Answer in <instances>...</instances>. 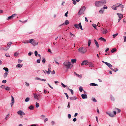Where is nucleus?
<instances>
[{"label": "nucleus", "instance_id": "nucleus-1", "mask_svg": "<svg viewBox=\"0 0 126 126\" xmlns=\"http://www.w3.org/2000/svg\"><path fill=\"white\" fill-rule=\"evenodd\" d=\"M64 65L67 69H69L70 68L71 63L67 60L66 61L63 63Z\"/></svg>", "mask_w": 126, "mask_h": 126}, {"label": "nucleus", "instance_id": "nucleus-2", "mask_svg": "<svg viewBox=\"0 0 126 126\" xmlns=\"http://www.w3.org/2000/svg\"><path fill=\"white\" fill-rule=\"evenodd\" d=\"M29 43H31L34 46H35L38 44V43L36 42L33 39H31L29 40Z\"/></svg>", "mask_w": 126, "mask_h": 126}, {"label": "nucleus", "instance_id": "nucleus-3", "mask_svg": "<svg viewBox=\"0 0 126 126\" xmlns=\"http://www.w3.org/2000/svg\"><path fill=\"white\" fill-rule=\"evenodd\" d=\"M86 9V7L85 6L82 7L78 13V14L79 15H81L84 13V12Z\"/></svg>", "mask_w": 126, "mask_h": 126}, {"label": "nucleus", "instance_id": "nucleus-4", "mask_svg": "<svg viewBox=\"0 0 126 126\" xmlns=\"http://www.w3.org/2000/svg\"><path fill=\"white\" fill-rule=\"evenodd\" d=\"M79 52L82 54L85 53L87 51V50L86 48L83 47H80L79 49Z\"/></svg>", "mask_w": 126, "mask_h": 126}, {"label": "nucleus", "instance_id": "nucleus-5", "mask_svg": "<svg viewBox=\"0 0 126 126\" xmlns=\"http://www.w3.org/2000/svg\"><path fill=\"white\" fill-rule=\"evenodd\" d=\"M74 26L76 28H77L78 29L80 28L81 30H83L81 25V23L80 22L79 23L78 25L77 24H75Z\"/></svg>", "mask_w": 126, "mask_h": 126}, {"label": "nucleus", "instance_id": "nucleus-6", "mask_svg": "<svg viewBox=\"0 0 126 126\" xmlns=\"http://www.w3.org/2000/svg\"><path fill=\"white\" fill-rule=\"evenodd\" d=\"M34 98L37 100L40 99L41 97V96L40 94H34Z\"/></svg>", "mask_w": 126, "mask_h": 126}, {"label": "nucleus", "instance_id": "nucleus-7", "mask_svg": "<svg viewBox=\"0 0 126 126\" xmlns=\"http://www.w3.org/2000/svg\"><path fill=\"white\" fill-rule=\"evenodd\" d=\"M12 99L11 102V108L13 107V106L14 103V99L13 96H11Z\"/></svg>", "mask_w": 126, "mask_h": 126}, {"label": "nucleus", "instance_id": "nucleus-8", "mask_svg": "<svg viewBox=\"0 0 126 126\" xmlns=\"http://www.w3.org/2000/svg\"><path fill=\"white\" fill-rule=\"evenodd\" d=\"M95 4L96 6L100 7L102 6L100 1L95 2Z\"/></svg>", "mask_w": 126, "mask_h": 126}, {"label": "nucleus", "instance_id": "nucleus-9", "mask_svg": "<svg viewBox=\"0 0 126 126\" xmlns=\"http://www.w3.org/2000/svg\"><path fill=\"white\" fill-rule=\"evenodd\" d=\"M101 31H102V33L104 34H106L108 31L107 29H104V28L102 29Z\"/></svg>", "mask_w": 126, "mask_h": 126}, {"label": "nucleus", "instance_id": "nucleus-10", "mask_svg": "<svg viewBox=\"0 0 126 126\" xmlns=\"http://www.w3.org/2000/svg\"><path fill=\"white\" fill-rule=\"evenodd\" d=\"M88 63L87 60H84L83 61L81 64V65H83L86 64Z\"/></svg>", "mask_w": 126, "mask_h": 126}, {"label": "nucleus", "instance_id": "nucleus-11", "mask_svg": "<svg viewBox=\"0 0 126 126\" xmlns=\"http://www.w3.org/2000/svg\"><path fill=\"white\" fill-rule=\"evenodd\" d=\"M17 113L18 114L20 115H25L24 113L21 110H19L18 111Z\"/></svg>", "mask_w": 126, "mask_h": 126}, {"label": "nucleus", "instance_id": "nucleus-12", "mask_svg": "<svg viewBox=\"0 0 126 126\" xmlns=\"http://www.w3.org/2000/svg\"><path fill=\"white\" fill-rule=\"evenodd\" d=\"M101 5L102 6L103 5L105 4L106 3V1L105 0H103L101 1H100Z\"/></svg>", "mask_w": 126, "mask_h": 126}, {"label": "nucleus", "instance_id": "nucleus-13", "mask_svg": "<svg viewBox=\"0 0 126 126\" xmlns=\"http://www.w3.org/2000/svg\"><path fill=\"white\" fill-rule=\"evenodd\" d=\"M106 113L111 117H113L114 116V115L110 112H107Z\"/></svg>", "mask_w": 126, "mask_h": 126}, {"label": "nucleus", "instance_id": "nucleus-14", "mask_svg": "<svg viewBox=\"0 0 126 126\" xmlns=\"http://www.w3.org/2000/svg\"><path fill=\"white\" fill-rule=\"evenodd\" d=\"M117 14V15L118 17L119 18L121 19L123 17V15L122 14L118 13Z\"/></svg>", "mask_w": 126, "mask_h": 126}, {"label": "nucleus", "instance_id": "nucleus-15", "mask_svg": "<svg viewBox=\"0 0 126 126\" xmlns=\"http://www.w3.org/2000/svg\"><path fill=\"white\" fill-rule=\"evenodd\" d=\"M81 96L82 98L83 99H86L87 98V96L86 94H82Z\"/></svg>", "mask_w": 126, "mask_h": 126}, {"label": "nucleus", "instance_id": "nucleus-16", "mask_svg": "<svg viewBox=\"0 0 126 126\" xmlns=\"http://www.w3.org/2000/svg\"><path fill=\"white\" fill-rule=\"evenodd\" d=\"M106 64L107 65L108 67L110 69H112V68H111V67H112V66L111 65L110 63H106Z\"/></svg>", "mask_w": 126, "mask_h": 126}, {"label": "nucleus", "instance_id": "nucleus-17", "mask_svg": "<svg viewBox=\"0 0 126 126\" xmlns=\"http://www.w3.org/2000/svg\"><path fill=\"white\" fill-rule=\"evenodd\" d=\"M16 14H13L11 16H9L8 17V18L7 19V20L9 19H11L12 18L14 17V16H15L16 15Z\"/></svg>", "mask_w": 126, "mask_h": 126}, {"label": "nucleus", "instance_id": "nucleus-18", "mask_svg": "<svg viewBox=\"0 0 126 126\" xmlns=\"http://www.w3.org/2000/svg\"><path fill=\"white\" fill-rule=\"evenodd\" d=\"M94 41L96 45V47H97L98 48L99 47V45L98 44V42L95 39H94Z\"/></svg>", "mask_w": 126, "mask_h": 126}, {"label": "nucleus", "instance_id": "nucleus-19", "mask_svg": "<svg viewBox=\"0 0 126 126\" xmlns=\"http://www.w3.org/2000/svg\"><path fill=\"white\" fill-rule=\"evenodd\" d=\"M69 98L71 100H76L77 99V98L75 96L70 97Z\"/></svg>", "mask_w": 126, "mask_h": 126}, {"label": "nucleus", "instance_id": "nucleus-20", "mask_svg": "<svg viewBox=\"0 0 126 126\" xmlns=\"http://www.w3.org/2000/svg\"><path fill=\"white\" fill-rule=\"evenodd\" d=\"M99 40L102 41H103L104 42L106 41V40L103 37H100L99 39Z\"/></svg>", "mask_w": 126, "mask_h": 126}, {"label": "nucleus", "instance_id": "nucleus-21", "mask_svg": "<svg viewBox=\"0 0 126 126\" xmlns=\"http://www.w3.org/2000/svg\"><path fill=\"white\" fill-rule=\"evenodd\" d=\"M88 65L90 67H93L94 66V64L91 63H88Z\"/></svg>", "mask_w": 126, "mask_h": 126}, {"label": "nucleus", "instance_id": "nucleus-22", "mask_svg": "<svg viewBox=\"0 0 126 126\" xmlns=\"http://www.w3.org/2000/svg\"><path fill=\"white\" fill-rule=\"evenodd\" d=\"M77 61V60L76 59H72L71 60V62L72 63H76Z\"/></svg>", "mask_w": 126, "mask_h": 126}, {"label": "nucleus", "instance_id": "nucleus-23", "mask_svg": "<svg viewBox=\"0 0 126 126\" xmlns=\"http://www.w3.org/2000/svg\"><path fill=\"white\" fill-rule=\"evenodd\" d=\"M90 86H98V85L97 84H95L94 83H91L90 84Z\"/></svg>", "mask_w": 126, "mask_h": 126}, {"label": "nucleus", "instance_id": "nucleus-24", "mask_svg": "<svg viewBox=\"0 0 126 126\" xmlns=\"http://www.w3.org/2000/svg\"><path fill=\"white\" fill-rule=\"evenodd\" d=\"M104 11V9L103 8L101 9V10L99 11V12L101 14H103Z\"/></svg>", "mask_w": 126, "mask_h": 126}, {"label": "nucleus", "instance_id": "nucleus-25", "mask_svg": "<svg viewBox=\"0 0 126 126\" xmlns=\"http://www.w3.org/2000/svg\"><path fill=\"white\" fill-rule=\"evenodd\" d=\"M22 64H18L16 65V67L18 68H21L22 67Z\"/></svg>", "mask_w": 126, "mask_h": 126}, {"label": "nucleus", "instance_id": "nucleus-26", "mask_svg": "<svg viewBox=\"0 0 126 126\" xmlns=\"http://www.w3.org/2000/svg\"><path fill=\"white\" fill-rule=\"evenodd\" d=\"M8 72H6L4 73L3 74V77L4 78L6 77L8 75Z\"/></svg>", "mask_w": 126, "mask_h": 126}, {"label": "nucleus", "instance_id": "nucleus-27", "mask_svg": "<svg viewBox=\"0 0 126 126\" xmlns=\"http://www.w3.org/2000/svg\"><path fill=\"white\" fill-rule=\"evenodd\" d=\"M111 8L112 9L115 10H117V7L115 5L112 6L111 7Z\"/></svg>", "mask_w": 126, "mask_h": 126}, {"label": "nucleus", "instance_id": "nucleus-28", "mask_svg": "<svg viewBox=\"0 0 126 126\" xmlns=\"http://www.w3.org/2000/svg\"><path fill=\"white\" fill-rule=\"evenodd\" d=\"M22 42L24 44H27L29 43V40H27L25 41H23Z\"/></svg>", "mask_w": 126, "mask_h": 126}, {"label": "nucleus", "instance_id": "nucleus-29", "mask_svg": "<svg viewBox=\"0 0 126 126\" xmlns=\"http://www.w3.org/2000/svg\"><path fill=\"white\" fill-rule=\"evenodd\" d=\"M5 89L6 90L9 91L11 89H10V87L6 86L5 88Z\"/></svg>", "mask_w": 126, "mask_h": 126}, {"label": "nucleus", "instance_id": "nucleus-30", "mask_svg": "<svg viewBox=\"0 0 126 126\" xmlns=\"http://www.w3.org/2000/svg\"><path fill=\"white\" fill-rule=\"evenodd\" d=\"M69 23V21L68 20H66L65 21L64 24H65V25H66L68 24Z\"/></svg>", "mask_w": 126, "mask_h": 126}, {"label": "nucleus", "instance_id": "nucleus-31", "mask_svg": "<svg viewBox=\"0 0 126 126\" xmlns=\"http://www.w3.org/2000/svg\"><path fill=\"white\" fill-rule=\"evenodd\" d=\"M2 49L4 50H8V48H7V47H2Z\"/></svg>", "mask_w": 126, "mask_h": 126}, {"label": "nucleus", "instance_id": "nucleus-32", "mask_svg": "<svg viewBox=\"0 0 126 126\" xmlns=\"http://www.w3.org/2000/svg\"><path fill=\"white\" fill-rule=\"evenodd\" d=\"M3 69L5 70L7 72H8L9 70L8 68L7 67H4L3 68Z\"/></svg>", "mask_w": 126, "mask_h": 126}, {"label": "nucleus", "instance_id": "nucleus-33", "mask_svg": "<svg viewBox=\"0 0 126 126\" xmlns=\"http://www.w3.org/2000/svg\"><path fill=\"white\" fill-rule=\"evenodd\" d=\"M91 40L89 39L88 41V47H89L91 43Z\"/></svg>", "mask_w": 126, "mask_h": 126}, {"label": "nucleus", "instance_id": "nucleus-34", "mask_svg": "<svg viewBox=\"0 0 126 126\" xmlns=\"http://www.w3.org/2000/svg\"><path fill=\"white\" fill-rule=\"evenodd\" d=\"M30 100V98L29 97H27L26 98L25 100V102H28Z\"/></svg>", "mask_w": 126, "mask_h": 126}, {"label": "nucleus", "instance_id": "nucleus-35", "mask_svg": "<svg viewBox=\"0 0 126 126\" xmlns=\"http://www.w3.org/2000/svg\"><path fill=\"white\" fill-rule=\"evenodd\" d=\"M92 25L95 28V29L97 30V29L96 28V25L93 24H92Z\"/></svg>", "mask_w": 126, "mask_h": 126}, {"label": "nucleus", "instance_id": "nucleus-36", "mask_svg": "<svg viewBox=\"0 0 126 126\" xmlns=\"http://www.w3.org/2000/svg\"><path fill=\"white\" fill-rule=\"evenodd\" d=\"M79 89L80 91L81 92H82L83 90V88L82 87L80 86L79 88Z\"/></svg>", "mask_w": 126, "mask_h": 126}, {"label": "nucleus", "instance_id": "nucleus-37", "mask_svg": "<svg viewBox=\"0 0 126 126\" xmlns=\"http://www.w3.org/2000/svg\"><path fill=\"white\" fill-rule=\"evenodd\" d=\"M29 108L30 110H32L34 109V108L33 106L31 105L29 107Z\"/></svg>", "mask_w": 126, "mask_h": 126}, {"label": "nucleus", "instance_id": "nucleus-38", "mask_svg": "<svg viewBox=\"0 0 126 126\" xmlns=\"http://www.w3.org/2000/svg\"><path fill=\"white\" fill-rule=\"evenodd\" d=\"M35 105L36 107L37 108H38L39 106V104L38 102H36Z\"/></svg>", "mask_w": 126, "mask_h": 126}, {"label": "nucleus", "instance_id": "nucleus-39", "mask_svg": "<svg viewBox=\"0 0 126 126\" xmlns=\"http://www.w3.org/2000/svg\"><path fill=\"white\" fill-rule=\"evenodd\" d=\"M116 50V49L115 48H113L111 51V52L113 53Z\"/></svg>", "mask_w": 126, "mask_h": 126}, {"label": "nucleus", "instance_id": "nucleus-40", "mask_svg": "<svg viewBox=\"0 0 126 126\" xmlns=\"http://www.w3.org/2000/svg\"><path fill=\"white\" fill-rule=\"evenodd\" d=\"M42 63L44 64L45 63V62H46V60L44 58H42Z\"/></svg>", "mask_w": 126, "mask_h": 126}, {"label": "nucleus", "instance_id": "nucleus-41", "mask_svg": "<svg viewBox=\"0 0 126 126\" xmlns=\"http://www.w3.org/2000/svg\"><path fill=\"white\" fill-rule=\"evenodd\" d=\"M111 70H112L114 71L115 72H116L118 70V69L117 68H115L114 69H113L112 68L111 69Z\"/></svg>", "mask_w": 126, "mask_h": 126}, {"label": "nucleus", "instance_id": "nucleus-42", "mask_svg": "<svg viewBox=\"0 0 126 126\" xmlns=\"http://www.w3.org/2000/svg\"><path fill=\"white\" fill-rule=\"evenodd\" d=\"M121 4H120L119 3H117L115 5L117 7H118L119 6H120L121 5Z\"/></svg>", "mask_w": 126, "mask_h": 126}, {"label": "nucleus", "instance_id": "nucleus-43", "mask_svg": "<svg viewBox=\"0 0 126 126\" xmlns=\"http://www.w3.org/2000/svg\"><path fill=\"white\" fill-rule=\"evenodd\" d=\"M118 34L117 33H116V34H114L113 35V37L114 38L116 36L118 35Z\"/></svg>", "mask_w": 126, "mask_h": 126}, {"label": "nucleus", "instance_id": "nucleus-44", "mask_svg": "<svg viewBox=\"0 0 126 126\" xmlns=\"http://www.w3.org/2000/svg\"><path fill=\"white\" fill-rule=\"evenodd\" d=\"M68 89L71 92V94H73V90L72 89H69V88H68Z\"/></svg>", "mask_w": 126, "mask_h": 126}, {"label": "nucleus", "instance_id": "nucleus-45", "mask_svg": "<svg viewBox=\"0 0 126 126\" xmlns=\"http://www.w3.org/2000/svg\"><path fill=\"white\" fill-rule=\"evenodd\" d=\"M74 74H75L76 76H77L78 77H80V78H81L82 77V76H81L80 75H79V74H76V72H74Z\"/></svg>", "mask_w": 126, "mask_h": 126}, {"label": "nucleus", "instance_id": "nucleus-46", "mask_svg": "<svg viewBox=\"0 0 126 126\" xmlns=\"http://www.w3.org/2000/svg\"><path fill=\"white\" fill-rule=\"evenodd\" d=\"M6 86H4V85H1L0 86V87L1 88L5 89Z\"/></svg>", "mask_w": 126, "mask_h": 126}, {"label": "nucleus", "instance_id": "nucleus-47", "mask_svg": "<svg viewBox=\"0 0 126 126\" xmlns=\"http://www.w3.org/2000/svg\"><path fill=\"white\" fill-rule=\"evenodd\" d=\"M35 55L37 56L38 55V52L36 51H35L34 52Z\"/></svg>", "mask_w": 126, "mask_h": 126}, {"label": "nucleus", "instance_id": "nucleus-48", "mask_svg": "<svg viewBox=\"0 0 126 126\" xmlns=\"http://www.w3.org/2000/svg\"><path fill=\"white\" fill-rule=\"evenodd\" d=\"M92 100L93 102H96L97 101L95 99V98H92Z\"/></svg>", "mask_w": 126, "mask_h": 126}, {"label": "nucleus", "instance_id": "nucleus-49", "mask_svg": "<svg viewBox=\"0 0 126 126\" xmlns=\"http://www.w3.org/2000/svg\"><path fill=\"white\" fill-rule=\"evenodd\" d=\"M61 84L63 88H65L66 86V85H65L64 84H63L62 83H61Z\"/></svg>", "mask_w": 126, "mask_h": 126}, {"label": "nucleus", "instance_id": "nucleus-50", "mask_svg": "<svg viewBox=\"0 0 126 126\" xmlns=\"http://www.w3.org/2000/svg\"><path fill=\"white\" fill-rule=\"evenodd\" d=\"M111 99L112 100L114 101V98L112 95H111Z\"/></svg>", "mask_w": 126, "mask_h": 126}, {"label": "nucleus", "instance_id": "nucleus-51", "mask_svg": "<svg viewBox=\"0 0 126 126\" xmlns=\"http://www.w3.org/2000/svg\"><path fill=\"white\" fill-rule=\"evenodd\" d=\"M46 71L47 74L48 75H49V74L51 72V71Z\"/></svg>", "mask_w": 126, "mask_h": 126}, {"label": "nucleus", "instance_id": "nucleus-52", "mask_svg": "<svg viewBox=\"0 0 126 126\" xmlns=\"http://www.w3.org/2000/svg\"><path fill=\"white\" fill-rule=\"evenodd\" d=\"M73 2V3L74 5H75L77 3L75 0H72Z\"/></svg>", "mask_w": 126, "mask_h": 126}, {"label": "nucleus", "instance_id": "nucleus-53", "mask_svg": "<svg viewBox=\"0 0 126 126\" xmlns=\"http://www.w3.org/2000/svg\"><path fill=\"white\" fill-rule=\"evenodd\" d=\"M7 81L6 80H4L2 81V82L3 83H5Z\"/></svg>", "mask_w": 126, "mask_h": 126}, {"label": "nucleus", "instance_id": "nucleus-54", "mask_svg": "<svg viewBox=\"0 0 126 126\" xmlns=\"http://www.w3.org/2000/svg\"><path fill=\"white\" fill-rule=\"evenodd\" d=\"M124 7V6L123 5H122V6H121V9L122 10V11H123V8Z\"/></svg>", "mask_w": 126, "mask_h": 126}, {"label": "nucleus", "instance_id": "nucleus-55", "mask_svg": "<svg viewBox=\"0 0 126 126\" xmlns=\"http://www.w3.org/2000/svg\"><path fill=\"white\" fill-rule=\"evenodd\" d=\"M10 115V114H7L6 115V117L5 118V119H7L8 118V117H9V115Z\"/></svg>", "mask_w": 126, "mask_h": 126}, {"label": "nucleus", "instance_id": "nucleus-56", "mask_svg": "<svg viewBox=\"0 0 126 126\" xmlns=\"http://www.w3.org/2000/svg\"><path fill=\"white\" fill-rule=\"evenodd\" d=\"M51 67L50 65H49V67L48 68V71H51Z\"/></svg>", "mask_w": 126, "mask_h": 126}, {"label": "nucleus", "instance_id": "nucleus-57", "mask_svg": "<svg viewBox=\"0 0 126 126\" xmlns=\"http://www.w3.org/2000/svg\"><path fill=\"white\" fill-rule=\"evenodd\" d=\"M104 9H107L108 7H107L106 6V5H104V7L103 8Z\"/></svg>", "mask_w": 126, "mask_h": 126}, {"label": "nucleus", "instance_id": "nucleus-58", "mask_svg": "<svg viewBox=\"0 0 126 126\" xmlns=\"http://www.w3.org/2000/svg\"><path fill=\"white\" fill-rule=\"evenodd\" d=\"M12 44V42H9L8 43L7 45H9V46H10Z\"/></svg>", "mask_w": 126, "mask_h": 126}, {"label": "nucleus", "instance_id": "nucleus-59", "mask_svg": "<svg viewBox=\"0 0 126 126\" xmlns=\"http://www.w3.org/2000/svg\"><path fill=\"white\" fill-rule=\"evenodd\" d=\"M22 62V61L20 59H18V63H21Z\"/></svg>", "mask_w": 126, "mask_h": 126}, {"label": "nucleus", "instance_id": "nucleus-60", "mask_svg": "<svg viewBox=\"0 0 126 126\" xmlns=\"http://www.w3.org/2000/svg\"><path fill=\"white\" fill-rule=\"evenodd\" d=\"M70 103L69 102L68 103V105L67 106V107L68 108H70Z\"/></svg>", "mask_w": 126, "mask_h": 126}, {"label": "nucleus", "instance_id": "nucleus-61", "mask_svg": "<svg viewBox=\"0 0 126 126\" xmlns=\"http://www.w3.org/2000/svg\"><path fill=\"white\" fill-rule=\"evenodd\" d=\"M124 39V42H125L126 41V37L125 36H123Z\"/></svg>", "mask_w": 126, "mask_h": 126}, {"label": "nucleus", "instance_id": "nucleus-62", "mask_svg": "<svg viewBox=\"0 0 126 126\" xmlns=\"http://www.w3.org/2000/svg\"><path fill=\"white\" fill-rule=\"evenodd\" d=\"M64 94H65L66 95V96L67 97V99H68L69 98V96H68V94H67L66 93H64Z\"/></svg>", "mask_w": 126, "mask_h": 126}, {"label": "nucleus", "instance_id": "nucleus-63", "mask_svg": "<svg viewBox=\"0 0 126 126\" xmlns=\"http://www.w3.org/2000/svg\"><path fill=\"white\" fill-rule=\"evenodd\" d=\"M18 55V54L17 52H15L14 54V55L15 56H17Z\"/></svg>", "mask_w": 126, "mask_h": 126}, {"label": "nucleus", "instance_id": "nucleus-64", "mask_svg": "<svg viewBox=\"0 0 126 126\" xmlns=\"http://www.w3.org/2000/svg\"><path fill=\"white\" fill-rule=\"evenodd\" d=\"M55 73V71L54 70H53L51 72V74H54Z\"/></svg>", "mask_w": 126, "mask_h": 126}]
</instances>
